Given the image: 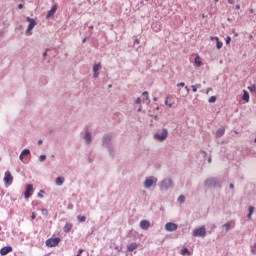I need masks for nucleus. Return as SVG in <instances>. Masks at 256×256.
<instances>
[{"mask_svg":"<svg viewBox=\"0 0 256 256\" xmlns=\"http://www.w3.org/2000/svg\"><path fill=\"white\" fill-rule=\"evenodd\" d=\"M196 87L200 88V87H201V84H197Z\"/></svg>","mask_w":256,"mask_h":256,"instance_id":"59","label":"nucleus"},{"mask_svg":"<svg viewBox=\"0 0 256 256\" xmlns=\"http://www.w3.org/2000/svg\"><path fill=\"white\" fill-rule=\"evenodd\" d=\"M236 9H241V5L237 4Z\"/></svg>","mask_w":256,"mask_h":256,"instance_id":"53","label":"nucleus"},{"mask_svg":"<svg viewBox=\"0 0 256 256\" xmlns=\"http://www.w3.org/2000/svg\"><path fill=\"white\" fill-rule=\"evenodd\" d=\"M90 29H93V26H91Z\"/></svg>","mask_w":256,"mask_h":256,"instance_id":"64","label":"nucleus"},{"mask_svg":"<svg viewBox=\"0 0 256 256\" xmlns=\"http://www.w3.org/2000/svg\"><path fill=\"white\" fill-rule=\"evenodd\" d=\"M23 155L22 154H20V156H19V159H20V161H23Z\"/></svg>","mask_w":256,"mask_h":256,"instance_id":"50","label":"nucleus"},{"mask_svg":"<svg viewBox=\"0 0 256 256\" xmlns=\"http://www.w3.org/2000/svg\"><path fill=\"white\" fill-rule=\"evenodd\" d=\"M26 20L28 21L29 25L26 31V35H29L30 31H33L35 29V26L37 25V21L35 19L27 17Z\"/></svg>","mask_w":256,"mask_h":256,"instance_id":"8","label":"nucleus"},{"mask_svg":"<svg viewBox=\"0 0 256 256\" xmlns=\"http://www.w3.org/2000/svg\"><path fill=\"white\" fill-rule=\"evenodd\" d=\"M205 187H221V182L217 178H208L204 182Z\"/></svg>","mask_w":256,"mask_h":256,"instance_id":"2","label":"nucleus"},{"mask_svg":"<svg viewBox=\"0 0 256 256\" xmlns=\"http://www.w3.org/2000/svg\"><path fill=\"white\" fill-rule=\"evenodd\" d=\"M38 145H43V140H39Z\"/></svg>","mask_w":256,"mask_h":256,"instance_id":"49","label":"nucleus"},{"mask_svg":"<svg viewBox=\"0 0 256 256\" xmlns=\"http://www.w3.org/2000/svg\"><path fill=\"white\" fill-rule=\"evenodd\" d=\"M107 149H108L110 157H115V150L113 149V146H110Z\"/></svg>","mask_w":256,"mask_h":256,"instance_id":"25","label":"nucleus"},{"mask_svg":"<svg viewBox=\"0 0 256 256\" xmlns=\"http://www.w3.org/2000/svg\"><path fill=\"white\" fill-rule=\"evenodd\" d=\"M177 87H185V82H180L177 84Z\"/></svg>","mask_w":256,"mask_h":256,"instance_id":"39","label":"nucleus"},{"mask_svg":"<svg viewBox=\"0 0 256 256\" xmlns=\"http://www.w3.org/2000/svg\"><path fill=\"white\" fill-rule=\"evenodd\" d=\"M214 1H215V3H218L219 0H214Z\"/></svg>","mask_w":256,"mask_h":256,"instance_id":"61","label":"nucleus"},{"mask_svg":"<svg viewBox=\"0 0 256 256\" xmlns=\"http://www.w3.org/2000/svg\"><path fill=\"white\" fill-rule=\"evenodd\" d=\"M139 43H140L139 39H135L134 45H139Z\"/></svg>","mask_w":256,"mask_h":256,"instance_id":"44","label":"nucleus"},{"mask_svg":"<svg viewBox=\"0 0 256 256\" xmlns=\"http://www.w3.org/2000/svg\"><path fill=\"white\" fill-rule=\"evenodd\" d=\"M229 187H230L231 189H235V185H233V184H230Z\"/></svg>","mask_w":256,"mask_h":256,"instance_id":"51","label":"nucleus"},{"mask_svg":"<svg viewBox=\"0 0 256 256\" xmlns=\"http://www.w3.org/2000/svg\"><path fill=\"white\" fill-rule=\"evenodd\" d=\"M18 9H23V4H19Z\"/></svg>","mask_w":256,"mask_h":256,"instance_id":"48","label":"nucleus"},{"mask_svg":"<svg viewBox=\"0 0 256 256\" xmlns=\"http://www.w3.org/2000/svg\"><path fill=\"white\" fill-rule=\"evenodd\" d=\"M85 252V250L84 249H79V251H78V255H81V254H83Z\"/></svg>","mask_w":256,"mask_h":256,"instance_id":"41","label":"nucleus"},{"mask_svg":"<svg viewBox=\"0 0 256 256\" xmlns=\"http://www.w3.org/2000/svg\"><path fill=\"white\" fill-rule=\"evenodd\" d=\"M56 185H58V187H61V185H63V183H65V178L64 177H57L55 180Z\"/></svg>","mask_w":256,"mask_h":256,"instance_id":"21","label":"nucleus"},{"mask_svg":"<svg viewBox=\"0 0 256 256\" xmlns=\"http://www.w3.org/2000/svg\"><path fill=\"white\" fill-rule=\"evenodd\" d=\"M49 211H47V209H42V215H48Z\"/></svg>","mask_w":256,"mask_h":256,"instance_id":"37","label":"nucleus"},{"mask_svg":"<svg viewBox=\"0 0 256 256\" xmlns=\"http://www.w3.org/2000/svg\"><path fill=\"white\" fill-rule=\"evenodd\" d=\"M153 185H157V178H155V176H150L144 181L145 189H151Z\"/></svg>","mask_w":256,"mask_h":256,"instance_id":"4","label":"nucleus"},{"mask_svg":"<svg viewBox=\"0 0 256 256\" xmlns=\"http://www.w3.org/2000/svg\"><path fill=\"white\" fill-rule=\"evenodd\" d=\"M142 95H143L144 97H146V98H145V101H147V100L149 99V92L145 91V92L142 93Z\"/></svg>","mask_w":256,"mask_h":256,"instance_id":"32","label":"nucleus"},{"mask_svg":"<svg viewBox=\"0 0 256 256\" xmlns=\"http://www.w3.org/2000/svg\"><path fill=\"white\" fill-rule=\"evenodd\" d=\"M194 63L196 65V67H201V65H202L201 58L199 56H196L194 59Z\"/></svg>","mask_w":256,"mask_h":256,"instance_id":"23","label":"nucleus"},{"mask_svg":"<svg viewBox=\"0 0 256 256\" xmlns=\"http://www.w3.org/2000/svg\"><path fill=\"white\" fill-rule=\"evenodd\" d=\"M47 159V156L46 155H40L39 156V161L40 163H43V161H45Z\"/></svg>","mask_w":256,"mask_h":256,"instance_id":"31","label":"nucleus"},{"mask_svg":"<svg viewBox=\"0 0 256 256\" xmlns=\"http://www.w3.org/2000/svg\"><path fill=\"white\" fill-rule=\"evenodd\" d=\"M11 251H13V247L5 246V247L1 248L0 255H2V256L9 255V253H11Z\"/></svg>","mask_w":256,"mask_h":256,"instance_id":"14","label":"nucleus"},{"mask_svg":"<svg viewBox=\"0 0 256 256\" xmlns=\"http://www.w3.org/2000/svg\"><path fill=\"white\" fill-rule=\"evenodd\" d=\"M35 217H36L35 212H33L31 218L35 219Z\"/></svg>","mask_w":256,"mask_h":256,"instance_id":"52","label":"nucleus"},{"mask_svg":"<svg viewBox=\"0 0 256 256\" xmlns=\"http://www.w3.org/2000/svg\"><path fill=\"white\" fill-rule=\"evenodd\" d=\"M135 103H136V105H139V103H141V99H140V98H137V99L135 100Z\"/></svg>","mask_w":256,"mask_h":256,"instance_id":"42","label":"nucleus"},{"mask_svg":"<svg viewBox=\"0 0 256 256\" xmlns=\"http://www.w3.org/2000/svg\"><path fill=\"white\" fill-rule=\"evenodd\" d=\"M138 112H141V108L138 109Z\"/></svg>","mask_w":256,"mask_h":256,"instance_id":"62","label":"nucleus"},{"mask_svg":"<svg viewBox=\"0 0 256 256\" xmlns=\"http://www.w3.org/2000/svg\"><path fill=\"white\" fill-rule=\"evenodd\" d=\"M251 253H252V255H255V250L252 249V250H251Z\"/></svg>","mask_w":256,"mask_h":256,"instance_id":"58","label":"nucleus"},{"mask_svg":"<svg viewBox=\"0 0 256 256\" xmlns=\"http://www.w3.org/2000/svg\"><path fill=\"white\" fill-rule=\"evenodd\" d=\"M41 193H45V191L41 190V191L38 193V197H39L40 199H43V194H41Z\"/></svg>","mask_w":256,"mask_h":256,"instance_id":"36","label":"nucleus"},{"mask_svg":"<svg viewBox=\"0 0 256 256\" xmlns=\"http://www.w3.org/2000/svg\"><path fill=\"white\" fill-rule=\"evenodd\" d=\"M86 145H91L93 139H92V136H91V132H86L84 137H83Z\"/></svg>","mask_w":256,"mask_h":256,"instance_id":"16","label":"nucleus"},{"mask_svg":"<svg viewBox=\"0 0 256 256\" xmlns=\"http://www.w3.org/2000/svg\"><path fill=\"white\" fill-rule=\"evenodd\" d=\"M229 43H231V38L229 36H227V38H226V45H229Z\"/></svg>","mask_w":256,"mask_h":256,"instance_id":"38","label":"nucleus"},{"mask_svg":"<svg viewBox=\"0 0 256 256\" xmlns=\"http://www.w3.org/2000/svg\"><path fill=\"white\" fill-rule=\"evenodd\" d=\"M87 42V38H84L83 40H82V43H86Z\"/></svg>","mask_w":256,"mask_h":256,"instance_id":"54","label":"nucleus"},{"mask_svg":"<svg viewBox=\"0 0 256 256\" xmlns=\"http://www.w3.org/2000/svg\"><path fill=\"white\" fill-rule=\"evenodd\" d=\"M61 243V238H49L46 240V247H57Z\"/></svg>","mask_w":256,"mask_h":256,"instance_id":"6","label":"nucleus"},{"mask_svg":"<svg viewBox=\"0 0 256 256\" xmlns=\"http://www.w3.org/2000/svg\"><path fill=\"white\" fill-rule=\"evenodd\" d=\"M140 229H143V231H147V229H149V227H151V222H149L148 220H142L140 221Z\"/></svg>","mask_w":256,"mask_h":256,"instance_id":"13","label":"nucleus"},{"mask_svg":"<svg viewBox=\"0 0 256 256\" xmlns=\"http://www.w3.org/2000/svg\"><path fill=\"white\" fill-rule=\"evenodd\" d=\"M185 90L187 91V93H189L191 90L189 89V87L185 86Z\"/></svg>","mask_w":256,"mask_h":256,"instance_id":"47","label":"nucleus"},{"mask_svg":"<svg viewBox=\"0 0 256 256\" xmlns=\"http://www.w3.org/2000/svg\"><path fill=\"white\" fill-rule=\"evenodd\" d=\"M191 88H192L193 93H197V86L192 85Z\"/></svg>","mask_w":256,"mask_h":256,"instance_id":"35","label":"nucleus"},{"mask_svg":"<svg viewBox=\"0 0 256 256\" xmlns=\"http://www.w3.org/2000/svg\"><path fill=\"white\" fill-rule=\"evenodd\" d=\"M209 91H211V88L207 89V91H206L207 95H209Z\"/></svg>","mask_w":256,"mask_h":256,"instance_id":"56","label":"nucleus"},{"mask_svg":"<svg viewBox=\"0 0 256 256\" xmlns=\"http://www.w3.org/2000/svg\"><path fill=\"white\" fill-rule=\"evenodd\" d=\"M248 211H249V213L253 214V212L255 211V207L250 206V207L248 208Z\"/></svg>","mask_w":256,"mask_h":256,"instance_id":"33","label":"nucleus"},{"mask_svg":"<svg viewBox=\"0 0 256 256\" xmlns=\"http://www.w3.org/2000/svg\"><path fill=\"white\" fill-rule=\"evenodd\" d=\"M76 256H81V254H77Z\"/></svg>","mask_w":256,"mask_h":256,"instance_id":"63","label":"nucleus"},{"mask_svg":"<svg viewBox=\"0 0 256 256\" xmlns=\"http://www.w3.org/2000/svg\"><path fill=\"white\" fill-rule=\"evenodd\" d=\"M178 228L179 226L173 222H168L165 224V230L168 231L169 233H173V231H177Z\"/></svg>","mask_w":256,"mask_h":256,"instance_id":"9","label":"nucleus"},{"mask_svg":"<svg viewBox=\"0 0 256 256\" xmlns=\"http://www.w3.org/2000/svg\"><path fill=\"white\" fill-rule=\"evenodd\" d=\"M43 57H47V51L43 53Z\"/></svg>","mask_w":256,"mask_h":256,"instance_id":"55","label":"nucleus"},{"mask_svg":"<svg viewBox=\"0 0 256 256\" xmlns=\"http://www.w3.org/2000/svg\"><path fill=\"white\" fill-rule=\"evenodd\" d=\"M193 237H205L207 235V230L205 227L196 228L192 232Z\"/></svg>","mask_w":256,"mask_h":256,"instance_id":"5","label":"nucleus"},{"mask_svg":"<svg viewBox=\"0 0 256 256\" xmlns=\"http://www.w3.org/2000/svg\"><path fill=\"white\" fill-rule=\"evenodd\" d=\"M228 3H229L230 5H234V4H235V0H228Z\"/></svg>","mask_w":256,"mask_h":256,"instance_id":"43","label":"nucleus"},{"mask_svg":"<svg viewBox=\"0 0 256 256\" xmlns=\"http://www.w3.org/2000/svg\"><path fill=\"white\" fill-rule=\"evenodd\" d=\"M178 203H181V204L185 203V196L184 195H180L178 197Z\"/></svg>","mask_w":256,"mask_h":256,"instance_id":"29","label":"nucleus"},{"mask_svg":"<svg viewBox=\"0 0 256 256\" xmlns=\"http://www.w3.org/2000/svg\"><path fill=\"white\" fill-rule=\"evenodd\" d=\"M212 162V159H211V156L208 158V163H211Z\"/></svg>","mask_w":256,"mask_h":256,"instance_id":"57","label":"nucleus"},{"mask_svg":"<svg viewBox=\"0 0 256 256\" xmlns=\"http://www.w3.org/2000/svg\"><path fill=\"white\" fill-rule=\"evenodd\" d=\"M248 89H249V91L253 92V91H255L256 87H255V85H252V86H249Z\"/></svg>","mask_w":256,"mask_h":256,"instance_id":"34","label":"nucleus"},{"mask_svg":"<svg viewBox=\"0 0 256 256\" xmlns=\"http://www.w3.org/2000/svg\"><path fill=\"white\" fill-rule=\"evenodd\" d=\"M243 101H246V103H249V92L246 90L243 91V96H242Z\"/></svg>","mask_w":256,"mask_h":256,"instance_id":"22","label":"nucleus"},{"mask_svg":"<svg viewBox=\"0 0 256 256\" xmlns=\"http://www.w3.org/2000/svg\"><path fill=\"white\" fill-rule=\"evenodd\" d=\"M111 141H113V136L111 134H106L102 138L103 147L109 148L111 147Z\"/></svg>","mask_w":256,"mask_h":256,"instance_id":"7","label":"nucleus"},{"mask_svg":"<svg viewBox=\"0 0 256 256\" xmlns=\"http://www.w3.org/2000/svg\"><path fill=\"white\" fill-rule=\"evenodd\" d=\"M99 69H101V63H97V64L93 65V72H94L93 77L95 79H97V77H99Z\"/></svg>","mask_w":256,"mask_h":256,"instance_id":"15","label":"nucleus"},{"mask_svg":"<svg viewBox=\"0 0 256 256\" xmlns=\"http://www.w3.org/2000/svg\"><path fill=\"white\" fill-rule=\"evenodd\" d=\"M77 220L79 221V223H85V221H87V217L79 215L77 216Z\"/></svg>","mask_w":256,"mask_h":256,"instance_id":"26","label":"nucleus"},{"mask_svg":"<svg viewBox=\"0 0 256 256\" xmlns=\"http://www.w3.org/2000/svg\"><path fill=\"white\" fill-rule=\"evenodd\" d=\"M159 187L160 191H169V189H173V180L166 178L160 182Z\"/></svg>","mask_w":256,"mask_h":256,"instance_id":"1","label":"nucleus"},{"mask_svg":"<svg viewBox=\"0 0 256 256\" xmlns=\"http://www.w3.org/2000/svg\"><path fill=\"white\" fill-rule=\"evenodd\" d=\"M31 154V151L29 149H24L22 152H21V155L23 157H27V155H30Z\"/></svg>","mask_w":256,"mask_h":256,"instance_id":"28","label":"nucleus"},{"mask_svg":"<svg viewBox=\"0 0 256 256\" xmlns=\"http://www.w3.org/2000/svg\"><path fill=\"white\" fill-rule=\"evenodd\" d=\"M181 255H188V256H191V252L189 251L188 248H182L181 250Z\"/></svg>","mask_w":256,"mask_h":256,"instance_id":"24","label":"nucleus"},{"mask_svg":"<svg viewBox=\"0 0 256 256\" xmlns=\"http://www.w3.org/2000/svg\"><path fill=\"white\" fill-rule=\"evenodd\" d=\"M217 101V96H211L208 100V103H215Z\"/></svg>","mask_w":256,"mask_h":256,"instance_id":"30","label":"nucleus"},{"mask_svg":"<svg viewBox=\"0 0 256 256\" xmlns=\"http://www.w3.org/2000/svg\"><path fill=\"white\" fill-rule=\"evenodd\" d=\"M33 195V184H28L24 193L25 199H29Z\"/></svg>","mask_w":256,"mask_h":256,"instance_id":"11","label":"nucleus"},{"mask_svg":"<svg viewBox=\"0 0 256 256\" xmlns=\"http://www.w3.org/2000/svg\"><path fill=\"white\" fill-rule=\"evenodd\" d=\"M153 99H154V101H157V97H154Z\"/></svg>","mask_w":256,"mask_h":256,"instance_id":"60","label":"nucleus"},{"mask_svg":"<svg viewBox=\"0 0 256 256\" xmlns=\"http://www.w3.org/2000/svg\"><path fill=\"white\" fill-rule=\"evenodd\" d=\"M225 135V128L222 127V128H219L217 131H216V138L217 139H220V137H223Z\"/></svg>","mask_w":256,"mask_h":256,"instance_id":"18","label":"nucleus"},{"mask_svg":"<svg viewBox=\"0 0 256 256\" xmlns=\"http://www.w3.org/2000/svg\"><path fill=\"white\" fill-rule=\"evenodd\" d=\"M72 229H73V224L66 223L64 228H63V231H64V233H69Z\"/></svg>","mask_w":256,"mask_h":256,"instance_id":"20","label":"nucleus"},{"mask_svg":"<svg viewBox=\"0 0 256 256\" xmlns=\"http://www.w3.org/2000/svg\"><path fill=\"white\" fill-rule=\"evenodd\" d=\"M57 12V5H54L49 12L46 15V19H51V17H53V15H55V13Z\"/></svg>","mask_w":256,"mask_h":256,"instance_id":"17","label":"nucleus"},{"mask_svg":"<svg viewBox=\"0 0 256 256\" xmlns=\"http://www.w3.org/2000/svg\"><path fill=\"white\" fill-rule=\"evenodd\" d=\"M167 135H169V131L167 129H162L161 132L154 134V139H157L158 141H165V139H167Z\"/></svg>","mask_w":256,"mask_h":256,"instance_id":"3","label":"nucleus"},{"mask_svg":"<svg viewBox=\"0 0 256 256\" xmlns=\"http://www.w3.org/2000/svg\"><path fill=\"white\" fill-rule=\"evenodd\" d=\"M215 40L217 41L216 43L217 49H221L223 47V43L219 41V37H215Z\"/></svg>","mask_w":256,"mask_h":256,"instance_id":"27","label":"nucleus"},{"mask_svg":"<svg viewBox=\"0 0 256 256\" xmlns=\"http://www.w3.org/2000/svg\"><path fill=\"white\" fill-rule=\"evenodd\" d=\"M252 216H253V214H251V213H248V214H247V218H248V219H251Z\"/></svg>","mask_w":256,"mask_h":256,"instance_id":"46","label":"nucleus"},{"mask_svg":"<svg viewBox=\"0 0 256 256\" xmlns=\"http://www.w3.org/2000/svg\"><path fill=\"white\" fill-rule=\"evenodd\" d=\"M222 227L225 229V231H231V229H235V221H228L227 223L223 224Z\"/></svg>","mask_w":256,"mask_h":256,"instance_id":"12","label":"nucleus"},{"mask_svg":"<svg viewBox=\"0 0 256 256\" xmlns=\"http://www.w3.org/2000/svg\"><path fill=\"white\" fill-rule=\"evenodd\" d=\"M4 183L6 185H11L13 183V175H11L10 171H6L4 175Z\"/></svg>","mask_w":256,"mask_h":256,"instance_id":"10","label":"nucleus"},{"mask_svg":"<svg viewBox=\"0 0 256 256\" xmlns=\"http://www.w3.org/2000/svg\"><path fill=\"white\" fill-rule=\"evenodd\" d=\"M201 153H202V155H203L204 157L207 156V152H206V151H201Z\"/></svg>","mask_w":256,"mask_h":256,"instance_id":"45","label":"nucleus"},{"mask_svg":"<svg viewBox=\"0 0 256 256\" xmlns=\"http://www.w3.org/2000/svg\"><path fill=\"white\" fill-rule=\"evenodd\" d=\"M139 247V245H137V243H131L127 246V250L129 251V253L135 251V249H137Z\"/></svg>","mask_w":256,"mask_h":256,"instance_id":"19","label":"nucleus"},{"mask_svg":"<svg viewBox=\"0 0 256 256\" xmlns=\"http://www.w3.org/2000/svg\"><path fill=\"white\" fill-rule=\"evenodd\" d=\"M165 105H168V107H173V104L169 103V101H165Z\"/></svg>","mask_w":256,"mask_h":256,"instance_id":"40","label":"nucleus"}]
</instances>
